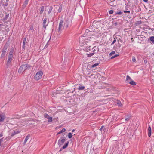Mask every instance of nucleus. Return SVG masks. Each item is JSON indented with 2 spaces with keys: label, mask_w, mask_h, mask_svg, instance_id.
I'll return each instance as SVG.
<instances>
[{
  "label": "nucleus",
  "mask_w": 154,
  "mask_h": 154,
  "mask_svg": "<svg viewBox=\"0 0 154 154\" xmlns=\"http://www.w3.org/2000/svg\"><path fill=\"white\" fill-rule=\"evenodd\" d=\"M30 67L31 66L28 64H23L19 69L18 72L20 74L22 73L26 70L29 69Z\"/></svg>",
  "instance_id": "1"
},
{
  "label": "nucleus",
  "mask_w": 154,
  "mask_h": 154,
  "mask_svg": "<svg viewBox=\"0 0 154 154\" xmlns=\"http://www.w3.org/2000/svg\"><path fill=\"white\" fill-rule=\"evenodd\" d=\"M43 73L41 71H39L35 75L34 77V78L35 80H38L40 79L43 75Z\"/></svg>",
  "instance_id": "2"
},
{
  "label": "nucleus",
  "mask_w": 154,
  "mask_h": 154,
  "mask_svg": "<svg viewBox=\"0 0 154 154\" xmlns=\"http://www.w3.org/2000/svg\"><path fill=\"white\" fill-rule=\"evenodd\" d=\"M66 140L65 137H62L59 140L58 142V144L59 146L62 145L65 142Z\"/></svg>",
  "instance_id": "3"
},
{
  "label": "nucleus",
  "mask_w": 154,
  "mask_h": 154,
  "mask_svg": "<svg viewBox=\"0 0 154 154\" xmlns=\"http://www.w3.org/2000/svg\"><path fill=\"white\" fill-rule=\"evenodd\" d=\"M44 116L45 118L48 119V122H51L52 121V118L51 117H50L46 113L45 114Z\"/></svg>",
  "instance_id": "4"
},
{
  "label": "nucleus",
  "mask_w": 154,
  "mask_h": 154,
  "mask_svg": "<svg viewBox=\"0 0 154 154\" xmlns=\"http://www.w3.org/2000/svg\"><path fill=\"white\" fill-rule=\"evenodd\" d=\"M63 20H60V21L59 26L58 28V30L59 32L61 31V29L63 28Z\"/></svg>",
  "instance_id": "5"
},
{
  "label": "nucleus",
  "mask_w": 154,
  "mask_h": 154,
  "mask_svg": "<svg viewBox=\"0 0 154 154\" xmlns=\"http://www.w3.org/2000/svg\"><path fill=\"white\" fill-rule=\"evenodd\" d=\"M13 57L12 56H8L7 64V66H8L10 65V63L12 60Z\"/></svg>",
  "instance_id": "6"
},
{
  "label": "nucleus",
  "mask_w": 154,
  "mask_h": 154,
  "mask_svg": "<svg viewBox=\"0 0 154 154\" xmlns=\"http://www.w3.org/2000/svg\"><path fill=\"white\" fill-rule=\"evenodd\" d=\"M131 117V115H127L125 117V119L126 121H128L130 119Z\"/></svg>",
  "instance_id": "7"
},
{
  "label": "nucleus",
  "mask_w": 154,
  "mask_h": 154,
  "mask_svg": "<svg viewBox=\"0 0 154 154\" xmlns=\"http://www.w3.org/2000/svg\"><path fill=\"white\" fill-rule=\"evenodd\" d=\"M47 20V19L46 18H45L44 19L43 21V27L45 28V29L46 28V27L47 26V25H46V22Z\"/></svg>",
  "instance_id": "8"
},
{
  "label": "nucleus",
  "mask_w": 154,
  "mask_h": 154,
  "mask_svg": "<svg viewBox=\"0 0 154 154\" xmlns=\"http://www.w3.org/2000/svg\"><path fill=\"white\" fill-rule=\"evenodd\" d=\"M148 135L149 137H150L151 134V129L150 126H149L148 127Z\"/></svg>",
  "instance_id": "9"
},
{
  "label": "nucleus",
  "mask_w": 154,
  "mask_h": 154,
  "mask_svg": "<svg viewBox=\"0 0 154 154\" xmlns=\"http://www.w3.org/2000/svg\"><path fill=\"white\" fill-rule=\"evenodd\" d=\"M91 47L90 46L89 47H84V48L83 49V50L85 51L86 52H88L90 50L89 48Z\"/></svg>",
  "instance_id": "10"
},
{
  "label": "nucleus",
  "mask_w": 154,
  "mask_h": 154,
  "mask_svg": "<svg viewBox=\"0 0 154 154\" xmlns=\"http://www.w3.org/2000/svg\"><path fill=\"white\" fill-rule=\"evenodd\" d=\"M30 137V135H28L25 138V139L24 141L23 144H25L26 143L27 140L29 139V138Z\"/></svg>",
  "instance_id": "11"
},
{
  "label": "nucleus",
  "mask_w": 154,
  "mask_h": 154,
  "mask_svg": "<svg viewBox=\"0 0 154 154\" xmlns=\"http://www.w3.org/2000/svg\"><path fill=\"white\" fill-rule=\"evenodd\" d=\"M14 52V49H11L10 51V52L9 53V56L13 57Z\"/></svg>",
  "instance_id": "12"
},
{
  "label": "nucleus",
  "mask_w": 154,
  "mask_h": 154,
  "mask_svg": "<svg viewBox=\"0 0 154 154\" xmlns=\"http://www.w3.org/2000/svg\"><path fill=\"white\" fill-rule=\"evenodd\" d=\"M5 118V117L4 116L0 115V122H3Z\"/></svg>",
  "instance_id": "13"
},
{
  "label": "nucleus",
  "mask_w": 154,
  "mask_h": 154,
  "mask_svg": "<svg viewBox=\"0 0 154 154\" xmlns=\"http://www.w3.org/2000/svg\"><path fill=\"white\" fill-rule=\"evenodd\" d=\"M129 80H132V79L129 76L127 75L126 76V82L128 83H129V82L128 81Z\"/></svg>",
  "instance_id": "14"
},
{
  "label": "nucleus",
  "mask_w": 154,
  "mask_h": 154,
  "mask_svg": "<svg viewBox=\"0 0 154 154\" xmlns=\"http://www.w3.org/2000/svg\"><path fill=\"white\" fill-rule=\"evenodd\" d=\"M85 88V87L84 86L81 85L78 88V89L79 90H84Z\"/></svg>",
  "instance_id": "15"
},
{
  "label": "nucleus",
  "mask_w": 154,
  "mask_h": 154,
  "mask_svg": "<svg viewBox=\"0 0 154 154\" xmlns=\"http://www.w3.org/2000/svg\"><path fill=\"white\" fill-rule=\"evenodd\" d=\"M5 53H6V49L4 50V49H3L2 51L1 56L2 57L4 56L5 55Z\"/></svg>",
  "instance_id": "16"
},
{
  "label": "nucleus",
  "mask_w": 154,
  "mask_h": 154,
  "mask_svg": "<svg viewBox=\"0 0 154 154\" xmlns=\"http://www.w3.org/2000/svg\"><path fill=\"white\" fill-rule=\"evenodd\" d=\"M129 83L132 85H136V83L132 80H131L130 82H129Z\"/></svg>",
  "instance_id": "17"
},
{
  "label": "nucleus",
  "mask_w": 154,
  "mask_h": 154,
  "mask_svg": "<svg viewBox=\"0 0 154 154\" xmlns=\"http://www.w3.org/2000/svg\"><path fill=\"white\" fill-rule=\"evenodd\" d=\"M69 143V141H68L67 143H65L64 145L62 147V148L63 149H64L66 148L68 146Z\"/></svg>",
  "instance_id": "18"
},
{
  "label": "nucleus",
  "mask_w": 154,
  "mask_h": 154,
  "mask_svg": "<svg viewBox=\"0 0 154 154\" xmlns=\"http://www.w3.org/2000/svg\"><path fill=\"white\" fill-rule=\"evenodd\" d=\"M20 132V131H14L13 133H12V134L11 135V136H13L14 135L17 134L19 133Z\"/></svg>",
  "instance_id": "19"
},
{
  "label": "nucleus",
  "mask_w": 154,
  "mask_h": 154,
  "mask_svg": "<svg viewBox=\"0 0 154 154\" xmlns=\"http://www.w3.org/2000/svg\"><path fill=\"white\" fill-rule=\"evenodd\" d=\"M44 6H42L41 7V10L40 11V14H42L44 11Z\"/></svg>",
  "instance_id": "20"
},
{
  "label": "nucleus",
  "mask_w": 154,
  "mask_h": 154,
  "mask_svg": "<svg viewBox=\"0 0 154 154\" xmlns=\"http://www.w3.org/2000/svg\"><path fill=\"white\" fill-rule=\"evenodd\" d=\"M66 129L65 128H63L57 134V135L60 134L64 132L65 131Z\"/></svg>",
  "instance_id": "21"
},
{
  "label": "nucleus",
  "mask_w": 154,
  "mask_h": 154,
  "mask_svg": "<svg viewBox=\"0 0 154 154\" xmlns=\"http://www.w3.org/2000/svg\"><path fill=\"white\" fill-rule=\"evenodd\" d=\"M149 40L152 42V43L154 44V36H151L149 38Z\"/></svg>",
  "instance_id": "22"
},
{
  "label": "nucleus",
  "mask_w": 154,
  "mask_h": 154,
  "mask_svg": "<svg viewBox=\"0 0 154 154\" xmlns=\"http://www.w3.org/2000/svg\"><path fill=\"white\" fill-rule=\"evenodd\" d=\"M52 9H53V7L52 6H51L50 7V8H49V11H48V14H50V13L51 12V11L52 10Z\"/></svg>",
  "instance_id": "23"
},
{
  "label": "nucleus",
  "mask_w": 154,
  "mask_h": 154,
  "mask_svg": "<svg viewBox=\"0 0 154 154\" xmlns=\"http://www.w3.org/2000/svg\"><path fill=\"white\" fill-rule=\"evenodd\" d=\"M26 37H24L23 39V44H24V45H25L26 42Z\"/></svg>",
  "instance_id": "24"
},
{
  "label": "nucleus",
  "mask_w": 154,
  "mask_h": 154,
  "mask_svg": "<svg viewBox=\"0 0 154 154\" xmlns=\"http://www.w3.org/2000/svg\"><path fill=\"white\" fill-rule=\"evenodd\" d=\"M116 103L119 106H121L122 105L121 102L119 101H117Z\"/></svg>",
  "instance_id": "25"
},
{
  "label": "nucleus",
  "mask_w": 154,
  "mask_h": 154,
  "mask_svg": "<svg viewBox=\"0 0 154 154\" xmlns=\"http://www.w3.org/2000/svg\"><path fill=\"white\" fill-rule=\"evenodd\" d=\"M94 53H94V51L93 53H92L87 54V55L88 57H90L92 56L94 54Z\"/></svg>",
  "instance_id": "26"
},
{
  "label": "nucleus",
  "mask_w": 154,
  "mask_h": 154,
  "mask_svg": "<svg viewBox=\"0 0 154 154\" xmlns=\"http://www.w3.org/2000/svg\"><path fill=\"white\" fill-rule=\"evenodd\" d=\"M93 33L92 34V35L94 36H98V35L97 34V32H93Z\"/></svg>",
  "instance_id": "27"
},
{
  "label": "nucleus",
  "mask_w": 154,
  "mask_h": 154,
  "mask_svg": "<svg viewBox=\"0 0 154 154\" xmlns=\"http://www.w3.org/2000/svg\"><path fill=\"white\" fill-rule=\"evenodd\" d=\"M68 137L69 138H71L72 137V134L71 132L69 133L68 134Z\"/></svg>",
  "instance_id": "28"
},
{
  "label": "nucleus",
  "mask_w": 154,
  "mask_h": 154,
  "mask_svg": "<svg viewBox=\"0 0 154 154\" xmlns=\"http://www.w3.org/2000/svg\"><path fill=\"white\" fill-rule=\"evenodd\" d=\"M115 52L114 51H112L109 54V56H111L112 55L114 54L115 53Z\"/></svg>",
  "instance_id": "29"
},
{
  "label": "nucleus",
  "mask_w": 154,
  "mask_h": 154,
  "mask_svg": "<svg viewBox=\"0 0 154 154\" xmlns=\"http://www.w3.org/2000/svg\"><path fill=\"white\" fill-rule=\"evenodd\" d=\"M62 9V7L61 5H60L59 8L58 10V12L59 13H60L61 12Z\"/></svg>",
  "instance_id": "30"
},
{
  "label": "nucleus",
  "mask_w": 154,
  "mask_h": 154,
  "mask_svg": "<svg viewBox=\"0 0 154 154\" xmlns=\"http://www.w3.org/2000/svg\"><path fill=\"white\" fill-rule=\"evenodd\" d=\"M98 64H99L98 63H95V64L92 65L91 67L93 68L95 67V66H97V65H98Z\"/></svg>",
  "instance_id": "31"
},
{
  "label": "nucleus",
  "mask_w": 154,
  "mask_h": 154,
  "mask_svg": "<svg viewBox=\"0 0 154 154\" xmlns=\"http://www.w3.org/2000/svg\"><path fill=\"white\" fill-rule=\"evenodd\" d=\"M132 61L133 62H136V59L135 57L133 56L132 57Z\"/></svg>",
  "instance_id": "32"
},
{
  "label": "nucleus",
  "mask_w": 154,
  "mask_h": 154,
  "mask_svg": "<svg viewBox=\"0 0 154 154\" xmlns=\"http://www.w3.org/2000/svg\"><path fill=\"white\" fill-rule=\"evenodd\" d=\"M118 56H119L118 54H116L115 55L112 56V57H111V59H113L116 57H117Z\"/></svg>",
  "instance_id": "33"
},
{
  "label": "nucleus",
  "mask_w": 154,
  "mask_h": 154,
  "mask_svg": "<svg viewBox=\"0 0 154 154\" xmlns=\"http://www.w3.org/2000/svg\"><path fill=\"white\" fill-rule=\"evenodd\" d=\"M84 37V36H83V37H81V38H80L79 39V42H81L82 41V40H83V39H84V38H83Z\"/></svg>",
  "instance_id": "34"
},
{
  "label": "nucleus",
  "mask_w": 154,
  "mask_h": 154,
  "mask_svg": "<svg viewBox=\"0 0 154 154\" xmlns=\"http://www.w3.org/2000/svg\"><path fill=\"white\" fill-rule=\"evenodd\" d=\"M28 1L29 0H25L24 2V5H27L28 3Z\"/></svg>",
  "instance_id": "35"
},
{
  "label": "nucleus",
  "mask_w": 154,
  "mask_h": 154,
  "mask_svg": "<svg viewBox=\"0 0 154 154\" xmlns=\"http://www.w3.org/2000/svg\"><path fill=\"white\" fill-rule=\"evenodd\" d=\"M116 14L120 15H121L122 14V12L120 11L119 12H116Z\"/></svg>",
  "instance_id": "36"
},
{
  "label": "nucleus",
  "mask_w": 154,
  "mask_h": 154,
  "mask_svg": "<svg viewBox=\"0 0 154 154\" xmlns=\"http://www.w3.org/2000/svg\"><path fill=\"white\" fill-rule=\"evenodd\" d=\"M109 14H111L113 13V11L112 10H111L109 11Z\"/></svg>",
  "instance_id": "37"
},
{
  "label": "nucleus",
  "mask_w": 154,
  "mask_h": 154,
  "mask_svg": "<svg viewBox=\"0 0 154 154\" xmlns=\"http://www.w3.org/2000/svg\"><path fill=\"white\" fill-rule=\"evenodd\" d=\"M116 40L115 39V38H114V40H113L112 43L111 44V45H113L116 42Z\"/></svg>",
  "instance_id": "38"
},
{
  "label": "nucleus",
  "mask_w": 154,
  "mask_h": 154,
  "mask_svg": "<svg viewBox=\"0 0 154 154\" xmlns=\"http://www.w3.org/2000/svg\"><path fill=\"white\" fill-rule=\"evenodd\" d=\"M8 15H6L4 18V20H6L7 18L8 17Z\"/></svg>",
  "instance_id": "39"
},
{
  "label": "nucleus",
  "mask_w": 154,
  "mask_h": 154,
  "mask_svg": "<svg viewBox=\"0 0 154 154\" xmlns=\"http://www.w3.org/2000/svg\"><path fill=\"white\" fill-rule=\"evenodd\" d=\"M124 12L125 13H130V11H124Z\"/></svg>",
  "instance_id": "40"
},
{
  "label": "nucleus",
  "mask_w": 154,
  "mask_h": 154,
  "mask_svg": "<svg viewBox=\"0 0 154 154\" xmlns=\"http://www.w3.org/2000/svg\"><path fill=\"white\" fill-rule=\"evenodd\" d=\"M104 127V126H102L101 128L100 129V131H101L103 129V128Z\"/></svg>",
  "instance_id": "41"
},
{
  "label": "nucleus",
  "mask_w": 154,
  "mask_h": 154,
  "mask_svg": "<svg viewBox=\"0 0 154 154\" xmlns=\"http://www.w3.org/2000/svg\"><path fill=\"white\" fill-rule=\"evenodd\" d=\"M3 138H2L0 139V142H1V143H2V142L3 141Z\"/></svg>",
  "instance_id": "42"
},
{
  "label": "nucleus",
  "mask_w": 154,
  "mask_h": 154,
  "mask_svg": "<svg viewBox=\"0 0 154 154\" xmlns=\"http://www.w3.org/2000/svg\"><path fill=\"white\" fill-rule=\"evenodd\" d=\"M22 48L23 49H25V45H24V44H23V46H22Z\"/></svg>",
  "instance_id": "43"
},
{
  "label": "nucleus",
  "mask_w": 154,
  "mask_h": 154,
  "mask_svg": "<svg viewBox=\"0 0 154 154\" xmlns=\"http://www.w3.org/2000/svg\"><path fill=\"white\" fill-rule=\"evenodd\" d=\"M3 136V135L2 133H0V138Z\"/></svg>",
  "instance_id": "44"
},
{
  "label": "nucleus",
  "mask_w": 154,
  "mask_h": 154,
  "mask_svg": "<svg viewBox=\"0 0 154 154\" xmlns=\"http://www.w3.org/2000/svg\"><path fill=\"white\" fill-rule=\"evenodd\" d=\"M144 62L145 63H146L147 62V60H144Z\"/></svg>",
  "instance_id": "45"
},
{
  "label": "nucleus",
  "mask_w": 154,
  "mask_h": 154,
  "mask_svg": "<svg viewBox=\"0 0 154 154\" xmlns=\"http://www.w3.org/2000/svg\"><path fill=\"white\" fill-rule=\"evenodd\" d=\"M33 29V27L32 26H31L30 28V29L31 30H32Z\"/></svg>",
  "instance_id": "46"
},
{
  "label": "nucleus",
  "mask_w": 154,
  "mask_h": 154,
  "mask_svg": "<svg viewBox=\"0 0 154 154\" xmlns=\"http://www.w3.org/2000/svg\"><path fill=\"white\" fill-rule=\"evenodd\" d=\"M143 1L145 2H148V0H143Z\"/></svg>",
  "instance_id": "47"
},
{
  "label": "nucleus",
  "mask_w": 154,
  "mask_h": 154,
  "mask_svg": "<svg viewBox=\"0 0 154 154\" xmlns=\"http://www.w3.org/2000/svg\"><path fill=\"white\" fill-rule=\"evenodd\" d=\"M75 131V130L74 129H73L72 131V132H74V131Z\"/></svg>",
  "instance_id": "48"
},
{
  "label": "nucleus",
  "mask_w": 154,
  "mask_h": 154,
  "mask_svg": "<svg viewBox=\"0 0 154 154\" xmlns=\"http://www.w3.org/2000/svg\"><path fill=\"white\" fill-rule=\"evenodd\" d=\"M46 46H47V44H46V45H45V47L44 48H45V47H46Z\"/></svg>",
  "instance_id": "49"
},
{
  "label": "nucleus",
  "mask_w": 154,
  "mask_h": 154,
  "mask_svg": "<svg viewBox=\"0 0 154 154\" xmlns=\"http://www.w3.org/2000/svg\"><path fill=\"white\" fill-rule=\"evenodd\" d=\"M8 5V4H6L5 5V6H7Z\"/></svg>",
  "instance_id": "50"
},
{
  "label": "nucleus",
  "mask_w": 154,
  "mask_h": 154,
  "mask_svg": "<svg viewBox=\"0 0 154 154\" xmlns=\"http://www.w3.org/2000/svg\"><path fill=\"white\" fill-rule=\"evenodd\" d=\"M1 142H0V146H1Z\"/></svg>",
  "instance_id": "51"
},
{
  "label": "nucleus",
  "mask_w": 154,
  "mask_h": 154,
  "mask_svg": "<svg viewBox=\"0 0 154 154\" xmlns=\"http://www.w3.org/2000/svg\"><path fill=\"white\" fill-rule=\"evenodd\" d=\"M104 130H105V129H104L103 131H104Z\"/></svg>",
  "instance_id": "52"
},
{
  "label": "nucleus",
  "mask_w": 154,
  "mask_h": 154,
  "mask_svg": "<svg viewBox=\"0 0 154 154\" xmlns=\"http://www.w3.org/2000/svg\"><path fill=\"white\" fill-rule=\"evenodd\" d=\"M115 24H116H116H117L116 23Z\"/></svg>",
  "instance_id": "53"
},
{
  "label": "nucleus",
  "mask_w": 154,
  "mask_h": 154,
  "mask_svg": "<svg viewBox=\"0 0 154 154\" xmlns=\"http://www.w3.org/2000/svg\"><path fill=\"white\" fill-rule=\"evenodd\" d=\"M61 149L60 150V151H61Z\"/></svg>",
  "instance_id": "54"
}]
</instances>
